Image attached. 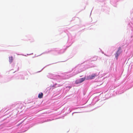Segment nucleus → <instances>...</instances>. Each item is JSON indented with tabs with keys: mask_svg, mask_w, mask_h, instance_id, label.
Segmentation results:
<instances>
[{
	"mask_svg": "<svg viewBox=\"0 0 133 133\" xmlns=\"http://www.w3.org/2000/svg\"><path fill=\"white\" fill-rule=\"evenodd\" d=\"M97 76V75L96 74H93L91 75H89L87 76L86 79L87 80L92 79Z\"/></svg>",
	"mask_w": 133,
	"mask_h": 133,
	"instance_id": "nucleus-1",
	"label": "nucleus"
},
{
	"mask_svg": "<svg viewBox=\"0 0 133 133\" xmlns=\"http://www.w3.org/2000/svg\"><path fill=\"white\" fill-rule=\"evenodd\" d=\"M121 49H122L121 48V47H119V48L117 52L115 54V57L117 59L119 55V54L122 52Z\"/></svg>",
	"mask_w": 133,
	"mask_h": 133,
	"instance_id": "nucleus-2",
	"label": "nucleus"
},
{
	"mask_svg": "<svg viewBox=\"0 0 133 133\" xmlns=\"http://www.w3.org/2000/svg\"><path fill=\"white\" fill-rule=\"evenodd\" d=\"M43 94L42 92H41L39 94L38 97L39 98H41L43 97Z\"/></svg>",
	"mask_w": 133,
	"mask_h": 133,
	"instance_id": "nucleus-3",
	"label": "nucleus"
},
{
	"mask_svg": "<svg viewBox=\"0 0 133 133\" xmlns=\"http://www.w3.org/2000/svg\"><path fill=\"white\" fill-rule=\"evenodd\" d=\"M85 79L86 77H85L83 78L79 79V80H80V82H81V83L82 82L84 81L85 80Z\"/></svg>",
	"mask_w": 133,
	"mask_h": 133,
	"instance_id": "nucleus-4",
	"label": "nucleus"
},
{
	"mask_svg": "<svg viewBox=\"0 0 133 133\" xmlns=\"http://www.w3.org/2000/svg\"><path fill=\"white\" fill-rule=\"evenodd\" d=\"M13 57L11 56L9 57V61L10 63H11L13 61Z\"/></svg>",
	"mask_w": 133,
	"mask_h": 133,
	"instance_id": "nucleus-5",
	"label": "nucleus"
},
{
	"mask_svg": "<svg viewBox=\"0 0 133 133\" xmlns=\"http://www.w3.org/2000/svg\"><path fill=\"white\" fill-rule=\"evenodd\" d=\"M80 83H81V82H80V80L79 79L75 81V83L76 84H78Z\"/></svg>",
	"mask_w": 133,
	"mask_h": 133,
	"instance_id": "nucleus-6",
	"label": "nucleus"
},
{
	"mask_svg": "<svg viewBox=\"0 0 133 133\" xmlns=\"http://www.w3.org/2000/svg\"><path fill=\"white\" fill-rule=\"evenodd\" d=\"M93 58H95V59L94 60H93V61H95L97 60V58L96 57H94Z\"/></svg>",
	"mask_w": 133,
	"mask_h": 133,
	"instance_id": "nucleus-7",
	"label": "nucleus"
}]
</instances>
